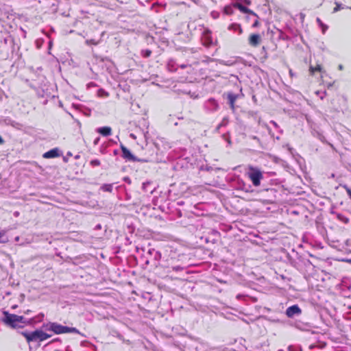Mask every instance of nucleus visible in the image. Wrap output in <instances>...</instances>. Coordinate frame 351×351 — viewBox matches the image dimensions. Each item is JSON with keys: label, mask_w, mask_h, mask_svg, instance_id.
Segmentation results:
<instances>
[{"label": "nucleus", "mask_w": 351, "mask_h": 351, "mask_svg": "<svg viewBox=\"0 0 351 351\" xmlns=\"http://www.w3.org/2000/svg\"><path fill=\"white\" fill-rule=\"evenodd\" d=\"M45 331L53 332L54 334L60 335L64 333L78 332L75 328L64 326L57 323H48L43 326Z\"/></svg>", "instance_id": "1"}, {"label": "nucleus", "mask_w": 351, "mask_h": 351, "mask_svg": "<svg viewBox=\"0 0 351 351\" xmlns=\"http://www.w3.org/2000/svg\"><path fill=\"white\" fill-rule=\"evenodd\" d=\"M4 315L3 322L13 328H21L25 324H30V322L26 321L22 316L9 314L7 312H4Z\"/></svg>", "instance_id": "2"}, {"label": "nucleus", "mask_w": 351, "mask_h": 351, "mask_svg": "<svg viewBox=\"0 0 351 351\" xmlns=\"http://www.w3.org/2000/svg\"><path fill=\"white\" fill-rule=\"evenodd\" d=\"M25 337H26L27 341H44L51 337V335L47 334L45 329L42 328L41 330H38L34 331V332L29 334H25Z\"/></svg>", "instance_id": "3"}, {"label": "nucleus", "mask_w": 351, "mask_h": 351, "mask_svg": "<svg viewBox=\"0 0 351 351\" xmlns=\"http://www.w3.org/2000/svg\"><path fill=\"white\" fill-rule=\"evenodd\" d=\"M248 175L255 186H258L260 184V180L262 178V174L258 169L251 168L248 172Z\"/></svg>", "instance_id": "4"}, {"label": "nucleus", "mask_w": 351, "mask_h": 351, "mask_svg": "<svg viewBox=\"0 0 351 351\" xmlns=\"http://www.w3.org/2000/svg\"><path fill=\"white\" fill-rule=\"evenodd\" d=\"M261 41V37L258 34H252L249 38L250 44L254 47L257 46Z\"/></svg>", "instance_id": "5"}, {"label": "nucleus", "mask_w": 351, "mask_h": 351, "mask_svg": "<svg viewBox=\"0 0 351 351\" xmlns=\"http://www.w3.org/2000/svg\"><path fill=\"white\" fill-rule=\"evenodd\" d=\"M59 152L58 149H53L49 152H45L43 154V157L45 158H52L59 156Z\"/></svg>", "instance_id": "6"}, {"label": "nucleus", "mask_w": 351, "mask_h": 351, "mask_svg": "<svg viewBox=\"0 0 351 351\" xmlns=\"http://www.w3.org/2000/svg\"><path fill=\"white\" fill-rule=\"evenodd\" d=\"M300 312V310L297 306H292L287 308V315L289 317H292L295 314H299Z\"/></svg>", "instance_id": "7"}, {"label": "nucleus", "mask_w": 351, "mask_h": 351, "mask_svg": "<svg viewBox=\"0 0 351 351\" xmlns=\"http://www.w3.org/2000/svg\"><path fill=\"white\" fill-rule=\"evenodd\" d=\"M121 150H122L123 155L124 158H128L129 160L134 159L132 154L130 153V152L127 148H125V147H122Z\"/></svg>", "instance_id": "8"}, {"label": "nucleus", "mask_w": 351, "mask_h": 351, "mask_svg": "<svg viewBox=\"0 0 351 351\" xmlns=\"http://www.w3.org/2000/svg\"><path fill=\"white\" fill-rule=\"evenodd\" d=\"M98 132L103 136H108L111 134V128L109 127H103L98 129Z\"/></svg>", "instance_id": "9"}, {"label": "nucleus", "mask_w": 351, "mask_h": 351, "mask_svg": "<svg viewBox=\"0 0 351 351\" xmlns=\"http://www.w3.org/2000/svg\"><path fill=\"white\" fill-rule=\"evenodd\" d=\"M310 73L311 74H313L315 71H319L321 72L322 71V66L319 64H317L316 66H310L309 69Z\"/></svg>", "instance_id": "10"}, {"label": "nucleus", "mask_w": 351, "mask_h": 351, "mask_svg": "<svg viewBox=\"0 0 351 351\" xmlns=\"http://www.w3.org/2000/svg\"><path fill=\"white\" fill-rule=\"evenodd\" d=\"M237 6H238L239 9L241 12H244V13H248V12H250V10H249L247 8H246L245 7H244V6H243V5H238Z\"/></svg>", "instance_id": "11"}, {"label": "nucleus", "mask_w": 351, "mask_h": 351, "mask_svg": "<svg viewBox=\"0 0 351 351\" xmlns=\"http://www.w3.org/2000/svg\"><path fill=\"white\" fill-rule=\"evenodd\" d=\"M229 99H230V103H231V105L232 106L233 105V103L235 100V97L232 96V95H230L229 96Z\"/></svg>", "instance_id": "12"}, {"label": "nucleus", "mask_w": 351, "mask_h": 351, "mask_svg": "<svg viewBox=\"0 0 351 351\" xmlns=\"http://www.w3.org/2000/svg\"><path fill=\"white\" fill-rule=\"evenodd\" d=\"M92 163L95 164V165H99V162L98 161H93Z\"/></svg>", "instance_id": "13"}, {"label": "nucleus", "mask_w": 351, "mask_h": 351, "mask_svg": "<svg viewBox=\"0 0 351 351\" xmlns=\"http://www.w3.org/2000/svg\"><path fill=\"white\" fill-rule=\"evenodd\" d=\"M3 141L2 139V138L0 136V144L3 143Z\"/></svg>", "instance_id": "14"}, {"label": "nucleus", "mask_w": 351, "mask_h": 351, "mask_svg": "<svg viewBox=\"0 0 351 351\" xmlns=\"http://www.w3.org/2000/svg\"><path fill=\"white\" fill-rule=\"evenodd\" d=\"M346 262L351 263V260H346Z\"/></svg>", "instance_id": "15"}, {"label": "nucleus", "mask_w": 351, "mask_h": 351, "mask_svg": "<svg viewBox=\"0 0 351 351\" xmlns=\"http://www.w3.org/2000/svg\"><path fill=\"white\" fill-rule=\"evenodd\" d=\"M207 37H208V35H205L204 36V39L207 38Z\"/></svg>", "instance_id": "16"}, {"label": "nucleus", "mask_w": 351, "mask_h": 351, "mask_svg": "<svg viewBox=\"0 0 351 351\" xmlns=\"http://www.w3.org/2000/svg\"><path fill=\"white\" fill-rule=\"evenodd\" d=\"M239 32H240V33L242 32V30H241V29L240 27H239Z\"/></svg>", "instance_id": "17"}, {"label": "nucleus", "mask_w": 351, "mask_h": 351, "mask_svg": "<svg viewBox=\"0 0 351 351\" xmlns=\"http://www.w3.org/2000/svg\"><path fill=\"white\" fill-rule=\"evenodd\" d=\"M210 43V42L209 41V42H208L207 43H205V44H206V45H209V43Z\"/></svg>", "instance_id": "18"}]
</instances>
